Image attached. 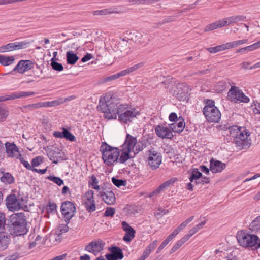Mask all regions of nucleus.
Returning <instances> with one entry per match:
<instances>
[{
  "label": "nucleus",
  "mask_w": 260,
  "mask_h": 260,
  "mask_svg": "<svg viewBox=\"0 0 260 260\" xmlns=\"http://www.w3.org/2000/svg\"><path fill=\"white\" fill-rule=\"evenodd\" d=\"M150 254V253L145 249L141 257L137 260H145Z\"/></svg>",
  "instance_id": "64"
},
{
  "label": "nucleus",
  "mask_w": 260,
  "mask_h": 260,
  "mask_svg": "<svg viewBox=\"0 0 260 260\" xmlns=\"http://www.w3.org/2000/svg\"><path fill=\"white\" fill-rule=\"evenodd\" d=\"M202 176V173L198 171V169H194L192 170V173L189 177V180L191 182L195 181L196 183L200 182V179Z\"/></svg>",
  "instance_id": "30"
},
{
  "label": "nucleus",
  "mask_w": 260,
  "mask_h": 260,
  "mask_svg": "<svg viewBox=\"0 0 260 260\" xmlns=\"http://www.w3.org/2000/svg\"><path fill=\"white\" fill-rule=\"evenodd\" d=\"M57 206L55 203L49 202L47 206V210L51 213H55L56 211Z\"/></svg>",
  "instance_id": "54"
},
{
  "label": "nucleus",
  "mask_w": 260,
  "mask_h": 260,
  "mask_svg": "<svg viewBox=\"0 0 260 260\" xmlns=\"http://www.w3.org/2000/svg\"><path fill=\"white\" fill-rule=\"evenodd\" d=\"M104 246L105 243L102 240L98 239L89 243L85 247V250L96 255L103 250Z\"/></svg>",
  "instance_id": "16"
},
{
  "label": "nucleus",
  "mask_w": 260,
  "mask_h": 260,
  "mask_svg": "<svg viewBox=\"0 0 260 260\" xmlns=\"http://www.w3.org/2000/svg\"><path fill=\"white\" fill-rule=\"evenodd\" d=\"M8 222L12 234L21 236L25 235L28 232L26 218L23 213L12 214L10 216Z\"/></svg>",
  "instance_id": "3"
},
{
  "label": "nucleus",
  "mask_w": 260,
  "mask_h": 260,
  "mask_svg": "<svg viewBox=\"0 0 260 260\" xmlns=\"http://www.w3.org/2000/svg\"><path fill=\"white\" fill-rule=\"evenodd\" d=\"M246 18L244 15H233L220 20L222 27L229 26L239 22L243 21Z\"/></svg>",
  "instance_id": "20"
},
{
  "label": "nucleus",
  "mask_w": 260,
  "mask_h": 260,
  "mask_svg": "<svg viewBox=\"0 0 260 260\" xmlns=\"http://www.w3.org/2000/svg\"><path fill=\"white\" fill-rule=\"evenodd\" d=\"M6 205L9 211H16L20 209L22 205L14 194L8 196L6 199Z\"/></svg>",
  "instance_id": "15"
},
{
  "label": "nucleus",
  "mask_w": 260,
  "mask_h": 260,
  "mask_svg": "<svg viewBox=\"0 0 260 260\" xmlns=\"http://www.w3.org/2000/svg\"><path fill=\"white\" fill-rule=\"evenodd\" d=\"M125 234L123 237V240L126 242H129L135 237V231L134 229H131L129 231H125Z\"/></svg>",
  "instance_id": "38"
},
{
  "label": "nucleus",
  "mask_w": 260,
  "mask_h": 260,
  "mask_svg": "<svg viewBox=\"0 0 260 260\" xmlns=\"http://www.w3.org/2000/svg\"><path fill=\"white\" fill-rule=\"evenodd\" d=\"M97 109L104 113L106 119H116L118 116V120L124 124L132 122L140 114L136 108L120 104L119 99L110 94H106L100 98Z\"/></svg>",
  "instance_id": "1"
},
{
  "label": "nucleus",
  "mask_w": 260,
  "mask_h": 260,
  "mask_svg": "<svg viewBox=\"0 0 260 260\" xmlns=\"http://www.w3.org/2000/svg\"><path fill=\"white\" fill-rule=\"evenodd\" d=\"M5 147L7 157L17 159L21 156L18 147L13 142H6Z\"/></svg>",
  "instance_id": "18"
},
{
  "label": "nucleus",
  "mask_w": 260,
  "mask_h": 260,
  "mask_svg": "<svg viewBox=\"0 0 260 260\" xmlns=\"http://www.w3.org/2000/svg\"><path fill=\"white\" fill-rule=\"evenodd\" d=\"M8 115V110L4 108L0 107V122L5 120Z\"/></svg>",
  "instance_id": "47"
},
{
  "label": "nucleus",
  "mask_w": 260,
  "mask_h": 260,
  "mask_svg": "<svg viewBox=\"0 0 260 260\" xmlns=\"http://www.w3.org/2000/svg\"><path fill=\"white\" fill-rule=\"evenodd\" d=\"M144 63L142 62L138 63L134 65L132 67L127 68L125 70H122L124 74V76H126L127 74H129L133 72H135L142 68L143 67Z\"/></svg>",
  "instance_id": "32"
},
{
  "label": "nucleus",
  "mask_w": 260,
  "mask_h": 260,
  "mask_svg": "<svg viewBox=\"0 0 260 260\" xmlns=\"http://www.w3.org/2000/svg\"><path fill=\"white\" fill-rule=\"evenodd\" d=\"M43 162V158L41 156H37L31 160L32 168L37 167Z\"/></svg>",
  "instance_id": "46"
},
{
  "label": "nucleus",
  "mask_w": 260,
  "mask_h": 260,
  "mask_svg": "<svg viewBox=\"0 0 260 260\" xmlns=\"http://www.w3.org/2000/svg\"><path fill=\"white\" fill-rule=\"evenodd\" d=\"M149 41V37L146 34L138 32L136 36V42L141 44L145 45L148 43Z\"/></svg>",
  "instance_id": "29"
},
{
  "label": "nucleus",
  "mask_w": 260,
  "mask_h": 260,
  "mask_svg": "<svg viewBox=\"0 0 260 260\" xmlns=\"http://www.w3.org/2000/svg\"><path fill=\"white\" fill-rule=\"evenodd\" d=\"M157 242V240H154L146 248L145 250L151 253V251H153L156 247Z\"/></svg>",
  "instance_id": "52"
},
{
  "label": "nucleus",
  "mask_w": 260,
  "mask_h": 260,
  "mask_svg": "<svg viewBox=\"0 0 260 260\" xmlns=\"http://www.w3.org/2000/svg\"><path fill=\"white\" fill-rule=\"evenodd\" d=\"M25 108L28 109V110H30V111H33V110H35L36 109H39L40 108V105H39V103H34V104H29V105H26L25 106Z\"/></svg>",
  "instance_id": "55"
},
{
  "label": "nucleus",
  "mask_w": 260,
  "mask_h": 260,
  "mask_svg": "<svg viewBox=\"0 0 260 260\" xmlns=\"http://www.w3.org/2000/svg\"><path fill=\"white\" fill-rule=\"evenodd\" d=\"M47 107H54L56 106L59 105L60 103H62V102H60L59 100H55L52 101H47L46 102Z\"/></svg>",
  "instance_id": "58"
},
{
  "label": "nucleus",
  "mask_w": 260,
  "mask_h": 260,
  "mask_svg": "<svg viewBox=\"0 0 260 260\" xmlns=\"http://www.w3.org/2000/svg\"><path fill=\"white\" fill-rule=\"evenodd\" d=\"M247 39H243L233 41L235 48L238 47V46L245 44L247 43Z\"/></svg>",
  "instance_id": "63"
},
{
  "label": "nucleus",
  "mask_w": 260,
  "mask_h": 260,
  "mask_svg": "<svg viewBox=\"0 0 260 260\" xmlns=\"http://www.w3.org/2000/svg\"><path fill=\"white\" fill-rule=\"evenodd\" d=\"M21 161V162L28 170H32L33 168H32V165H30L29 163L24 159L23 158L21 157V156L18 158Z\"/></svg>",
  "instance_id": "59"
},
{
  "label": "nucleus",
  "mask_w": 260,
  "mask_h": 260,
  "mask_svg": "<svg viewBox=\"0 0 260 260\" xmlns=\"http://www.w3.org/2000/svg\"><path fill=\"white\" fill-rule=\"evenodd\" d=\"M51 60V66L53 70L59 72L63 70V67L61 63L54 61L53 58Z\"/></svg>",
  "instance_id": "44"
},
{
  "label": "nucleus",
  "mask_w": 260,
  "mask_h": 260,
  "mask_svg": "<svg viewBox=\"0 0 260 260\" xmlns=\"http://www.w3.org/2000/svg\"><path fill=\"white\" fill-rule=\"evenodd\" d=\"M21 253L18 251L14 252L7 256L5 260H16L21 257Z\"/></svg>",
  "instance_id": "48"
},
{
  "label": "nucleus",
  "mask_w": 260,
  "mask_h": 260,
  "mask_svg": "<svg viewBox=\"0 0 260 260\" xmlns=\"http://www.w3.org/2000/svg\"><path fill=\"white\" fill-rule=\"evenodd\" d=\"M123 76H125L123 72V71H121L114 75H111V76L106 77V78H105L104 81H105V82H109V81H111L118 79V78L123 77Z\"/></svg>",
  "instance_id": "42"
},
{
  "label": "nucleus",
  "mask_w": 260,
  "mask_h": 260,
  "mask_svg": "<svg viewBox=\"0 0 260 260\" xmlns=\"http://www.w3.org/2000/svg\"><path fill=\"white\" fill-rule=\"evenodd\" d=\"M175 181L174 179H171L167 180L160 184L156 189L152 191L150 194L149 197H152L159 194L162 191L165 190L167 187H169L170 185L173 184Z\"/></svg>",
  "instance_id": "24"
},
{
  "label": "nucleus",
  "mask_w": 260,
  "mask_h": 260,
  "mask_svg": "<svg viewBox=\"0 0 260 260\" xmlns=\"http://www.w3.org/2000/svg\"><path fill=\"white\" fill-rule=\"evenodd\" d=\"M35 94L33 91H18L11 93L10 94L0 96V102L14 100L18 98H27Z\"/></svg>",
  "instance_id": "17"
},
{
  "label": "nucleus",
  "mask_w": 260,
  "mask_h": 260,
  "mask_svg": "<svg viewBox=\"0 0 260 260\" xmlns=\"http://www.w3.org/2000/svg\"><path fill=\"white\" fill-rule=\"evenodd\" d=\"M110 250L111 252L110 254L113 255V256L116 257L117 259H122L123 258V254L122 250L119 247H112Z\"/></svg>",
  "instance_id": "35"
},
{
  "label": "nucleus",
  "mask_w": 260,
  "mask_h": 260,
  "mask_svg": "<svg viewBox=\"0 0 260 260\" xmlns=\"http://www.w3.org/2000/svg\"><path fill=\"white\" fill-rule=\"evenodd\" d=\"M123 147L136 154L142 151L145 146L141 141L138 142L136 138L129 134H127Z\"/></svg>",
  "instance_id": "7"
},
{
  "label": "nucleus",
  "mask_w": 260,
  "mask_h": 260,
  "mask_svg": "<svg viewBox=\"0 0 260 260\" xmlns=\"http://www.w3.org/2000/svg\"><path fill=\"white\" fill-rule=\"evenodd\" d=\"M115 209L112 207H107L104 213L105 217H113L115 214Z\"/></svg>",
  "instance_id": "51"
},
{
  "label": "nucleus",
  "mask_w": 260,
  "mask_h": 260,
  "mask_svg": "<svg viewBox=\"0 0 260 260\" xmlns=\"http://www.w3.org/2000/svg\"><path fill=\"white\" fill-rule=\"evenodd\" d=\"M66 56L67 62L70 64H74L79 59L77 55L72 51L67 52Z\"/></svg>",
  "instance_id": "33"
},
{
  "label": "nucleus",
  "mask_w": 260,
  "mask_h": 260,
  "mask_svg": "<svg viewBox=\"0 0 260 260\" xmlns=\"http://www.w3.org/2000/svg\"><path fill=\"white\" fill-rule=\"evenodd\" d=\"M210 170L213 173H219L223 170L226 167V164L212 158L210 161Z\"/></svg>",
  "instance_id": "22"
},
{
  "label": "nucleus",
  "mask_w": 260,
  "mask_h": 260,
  "mask_svg": "<svg viewBox=\"0 0 260 260\" xmlns=\"http://www.w3.org/2000/svg\"><path fill=\"white\" fill-rule=\"evenodd\" d=\"M109 13H111V12L107 9L96 11L93 12L94 15H104Z\"/></svg>",
  "instance_id": "61"
},
{
  "label": "nucleus",
  "mask_w": 260,
  "mask_h": 260,
  "mask_svg": "<svg viewBox=\"0 0 260 260\" xmlns=\"http://www.w3.org/2000/svg\"><path fill=\"white\" fill-rule=\"evenodd\" d=\"M105 184L102 185V190L98 191V196L102 198V200L107 205H111L116 202L114 193L111 190H107Z\"/></svg>",
  "instance_id": "11"
},
{
  "label": "nucleus",
  "mask_w": 260,
  "mask_h": 260,
  "mask_svg": "<svg viewBox=\"0 0 260 260\" xmlns=\"http://www.w3.org/2000/svg\"><path fill=\"white\" fill-rule=\"evenodd\" d=\"M250 229L257 232H260V216L257 217L250 224Z\"/></svg>",
  "instance_id": "39"
},
{
  "label": "nucleus",
  "mask_w": 260,
  "mask_h": 260,
  "mask_svg": "<svg viewBox=\"0 0 260 260\" xmlns=\"http://www.w3.org/2000/svg\"><path fill=\"white\" fill-rule=\"evenodd\" d=\"M75 210V206L72 202L67 201L62 203L61 207V212L66 218V222H67V221H69L73 217Z\"/></svg>",
  "instance_id": "13"
},
{
  "label": "nucleus",
  "mask_w": 260,
  "mask_h": 260,
  "mask_svg": "<svg viewBox=\"0 0 260 260\" xmlns=\"http://www.w3.org/2000/svg\"><path fill=\"white\" fill-rule=\"evenodd\" d=\"M83 49L84 51L86 50H92L94 49V44L92 41H86L83 45Z\"/></svg>",
  "instance_id": "49"
},
{
  "label": "nucleus",
  "mask_w": 260,
  "mask_h": 260,
  "mask_svg": "<svg viewBox=\"0 0 260 260\" xmlns=\"http://www.w3.org/2000/svg\"><path fill=\"white\" fill-rule=\"evenodd\" d=\"M94 191L92 190L87 191L84 195V202H91L94 201Z\"/></svg>",
  "instance_id": "43"
},
{
  "label": "nucleus",
  "mask_w": 260,
  "mask_h": 260,
  "mask_svg": "<svg viewBox=\"0 0 260 260\" xmlns=\"http://www.w3.org/2000/svg\"><path fill=\"white\" fill-rule=\"evenodd\" d=\"M183 244V243L180 240L178 241L177 242V243L174 245V246L171 249L170 253H174L177 249H178Z\"/></svg>",
  "instance_id": "57"
},
{
  "label": "nucleus",
  "mask_w": 260,
  "mask_h": 260,
  "mask_svg": "<svg viewBox=\"0 0 260 260\" xmlns=\"http://www.w3.org/2000/svg\"><path fill=\"white\" fill-rule=\"evenodd\" d=\"M170 92L179 100H183L187 92L186 85L184 83L175 84L170 89Z\"/></svg>",
  "instance_id": "12"
},
{
  "label": "nucleus",
  "mask_w": 260,
  "mask_h": 260,
  "mask_svg": "<svg viewBox=\"0 0 260 260\" xmlns=\"http://www.w3.org/2000/svg\"><path fill=\"white\" fill-rule=\"evenodd\" d=\"M156 135L162 139H172L173 137L172 133L170 128L164 125H157L155 128Z\"/></svg>",
  "instance_id": "21"
},
{
  "label": "nucleus",
  "mask_w": 260,
  "mask_h": 260,
  "mask_svg": "<svg viewBox=\"0 0 260 260\" xmlns=\"http://www.w3.org/2000/svg\"><path fill=\"white\" fill-rule=\"evenodd\" d=\"M130 152H131L130 151L123 147L121 153L120 155L119 154L118 158L119 161L121 163L125 162L130 158Z\"/></svg>",
  "instance_id": "31"
},
{
  "label": "nucleus",
  "mask_w": 260,
  "mask_h": 260,
  "mask_svg": "<svg viewBox=\"0 0 260 260\" xmlns=\"http://www.w3.org/2000/svg\"><path fill=\"white\" fill-rule=\"evenodd\" d=\"M83 204L86 211L89 213L93 212L96 210L95 201L91 202H84Z\"/></svg>",
  "instance_id": "40"
},
{
  "label": "nucleus",
  "mask_w": 260,
  "mask_h": 260,
  "mask_svg": "<svg viewBox=\"0 0 260 260\" xmlns=\"http://www.w3.org/2000/svg\"><path fill=\"white\" fill-rule=\"evenodd\" d=\"M54 154V151L51 150H49L47 152V155L50 160H51L53 161V163L57 164V160L56 159V158L53 156V154Z\"/></svg>",
  "instance_id": "60"
},
{
  "label": "nucleus",
  "mask_w": 260,
  "mask_h": 260,
  "mask_svg": "<svg viewBox=\"0 0 260 260\" xmlns=\"http://www.w3.org/2000/svg\"><path fill=\"white\" fill-rule=\"evenodd\" d=\"M228 97L230 100L235 103H248L249 98L243 92L236 86H232L228 92Z\"/></svg>",
  "instance_id": "8"
},
{
  "label": "nucleus",
  "mask_w": 260,
  "mask_h": 260,
  "mask_svg": "<svg viewBox=\"0 0 260 260\" xmlns=\"http://www.w3.org/2000/svg\"><path fill=\"white\" fill-rule=\"evenodd\" d=\"M148 164L152 169L156 170L161 163L162 157L161 154L153 149H151L148 151Z\"/></svg>",
  "instance_id": "9"
},
{
  "label": "nucleus",
  "mask_w": 260,
  "mask_h": 260,
  "mask_svg": "<svg viewBox=\"0 0 260 260\" xmlns=\"http://www.w3.org/2000/svg\"><path fill=\"white\" fill-rule=\"evenodd\" d=\"M207 120L211 122L217 123L221 118V113L215 106L214 102L209 100L203 110Z\"/></svg>",
  "instance_id": "6"
},
{
  "label": "nucleus",
  "mask_w": 260,
  "mask_h": 260,
  "mask_svg": "<svg viewBox=\"0 0 260 260\" xmlns=\"http://www.w3.org/2000/svg\"><path fill=\"white\" fill-rule=\"evenodd\" d=\"M221 27H222V25L219 20L207 25L205 28L204 31L208 32Z\"/></svg>",
  "instance_id": "37"
},
{
  "label": "nucleus",
  "mask_w": 260,
  "mask_h": 260,
  "mask_svg": "<svg viewBox=\"0 0 260 260\" xmlns=\"http://www.w3.org/2000/svg\"><path fill=\"white\" fill-rule=\"evenodd\" d=\"M99 181L96 177L92 175L89 178L88 180V185L91 187L92 188L97 190L98 192L102 190V186H100L98 185Z\"/></svg>",
  "instance_id": "27"
},
{
  "label": "nucleus",
  "mask_w": 260,
  "mask_h": 260,
  "mask_svg": "<svg viewBox=\"0 0 260 260\" xmlns=\"http://www.w3.org/2000/svg\"><path fill=\"white\" fill-rule=\"evenodd\" d=\"M92 32L91 30L88 29L82 30V40L86 41H92Z\"/></svg>",
  "instance_id": "41"
},
{
  "label": "nucleus",
  "mask_w": 260,
  "mask_h": 260,
  "mask_svg": "<svg viewBox=\"0 0 260 260\" xmlns=\"http://www.w3.org/2000/svg\"><path fill=\"white\" fill-rule=\"evenodd\" d=\"M10 239L7 233L0 232V250L6 249L9 243Z\"/></svg>",
  "instance_id": "26"
},
{
  "label": "nucleus",
  "mask_w": 260,
  "mask_h": 260,
  "mask_svg": "<svg viewBox=\"0 0 260 260\" xmlns=\"http://www.w3.org/2000/svg\"><path fill=\"white\" fill-rule=\"evenodd\" d=\"M185 126L184 119L181 117H179L178 122L170 124V128L174 132L180 133L183 131Z\"/></svg>",
  "instance_id": "25"
},
{
  "label": "nucleus",
  "mask_w": 260,
  "mask_h": 260,
  "mask_svg": "<svg viewBox=\"0 0 260 260\" xmlns=\"http://www.w3.org/2000/svg\"><path fill=\"white\" fill-rule=\"evenodd\" d=\"M48 179L59 186L63 184V181L59 177L50 176L48 177Z\"/></svg>",
  "instance_id": "50"
},
{
  "label": "nucleus",
  "mask_w": 260,
  "mask_h": 260,
  "mask_svg": "<svg viewBox=\"0 0 260 260\" xmlns=\"http://www.w3.org/2000/svg\"><path fill=\"white\" fill-rule=\"evenodd\" d=\"M26 43L24 42L10 43L6 45L1 46L0 52L5 53L19 50L23 48L26 45Z\"/></svg>",
  "instance_id": "19"
},
{
  "label": "nucleus",
  "mask_w": 260,
  "mask_h": 260,
  "mask_svg": "<svg viewBox=\"0 0 260 260\" xmlns=\"http://www.w3.org/2000/svg\"><path fill=\"white\" fill-rule=\"evenodd\" d=\"M102 154V159L105 165L111 166L117 162L119 156V150L103 142L100 148Z\"/></svg>",
  "instance_id": "4"
},
{
  "label": "nucleus",
  "mask_w": 260,
  "mask_h": 260,
  "mask_svg": "<svg viewBox=\"0 0 260 260\" xmlns=\"http://www.w3.org/2000/svg\"><path fill=\"white\" fill-rule=\"evenodd\" d=\"M112 181L115 186L118 187L125 185V181L122 180L117 179L113 177L112 178Z\"/></svg>",
  "instance_id": "53"
},
{
  "label": "nucleus",
  "mask_w": 260,
  "mask_h": 260,
  "mask_svg": "<svg viewBox=\"0 0 260 260\" xmlns=\"http://www.w3.org/2000/svg\"><path fill=\"white\" fill-rule=\"evenodd\" d=\"M206 221H203L199 223L198 225H196L194 227L192 228L189 231V233L191 236H193L194 234H196L199 230L202 229L203 226L205 225Z\"/></svg>",
  "instance_id": "45"
},
{
  "label": "nucleus",
  "mask_w": 260,
  "mask_h": 260,
  "mask_svg": "<svg viewBox=\"0 0 260 260\" xmlns=\"http://www.w3.org/2000/svg\"><path fill=\"white\" fill-rule=\"evenodd\" d=\"M62 131H55L53 133V136L58 138H64L67 140L74 142L76 140L75 137L67 129L65 128H62Z\"/></svg>",
  "instance_id": "23"
},
{
  "label": "nucleus",
  "mask_w": 260,
  "mask_h": 260,
  "mask_svg": "<svg viewBox=\"0 0 260 260\" xmlns=\"http://www.w3.org/2000/svg\"><path fill=\"white\" fill-rule=\"evenodd\" d=\"M258 48V44L256 42L251 45L246 47L247 52L253 51Z\"/></svg>",
  "instance_id": "62"
},
{
  "label": "nucleus",
  "mask_w": 260,
  "mask_h": 260,
  "mask_svg": "<svg viewBox=\"0 0 260 260\" xmlns=\"http://www.w3.org/2000/svg\"><path fill=\"white\" fill-rule=\"evenodd\" d=\"M69 223L68 221H67L66 224H60L55 230V234L58 236H59L62 234L66 233L69 230V227L67 224Z\"/></svg>",
  "instance_id": "36"
},
{
  "label": "nucleus",
  "mask_w": 260,
  "mask_h": 260,
  "mask_svg": "<svg viewBox=\"0 0 260 260\" xmlns=\"http://www.w3.org/2000/svg\"><path fill=\"white\" fill-rule=\"evenodd\" d=\"M1 180L2 182L10 184L14 181V178L9 173H4L3 176L1 177Z\"/></svg>",
  "instance_id": "34"
},
{
  "label": "nucleus",
  "mask_w": 260,
  "mask_h": 260,
  "mask_svg": "<svg viewBox=\"0 0 260 260\" xmlns=\"http://www.w3.org/2000/svg\"><path fill=\"white\" fill-rule=\"evenodd\" d=\"M6 223L5 216L0 212V231L4 229Z\"/></svg>",
  "instance_id": "56"
},
{
  "label": "nucleus",
  "mask_w": 260,
  "mask_h": 260,
  "mask_svg": "<svg viewBox=\"0 0 260 260\" xmlns=\"http://www.w3.org/2000/svg\"><path fill=\"white\" fill-rule=\"evenodd\" d=\"M15 58L13 56L0 55V63L4 66L13 64Z\"/></svg>",
  "instance_id": "28"
},
{
  "label": "nucleus",
  "mask_w": 260,
  "mask_h": 260,
  "mask_svg": "<svg viewBox=\"0 0 260 260\" xmlns=\"http://www.w3.org/2000/svg\"><path fill=\"white\" fill-rule=\"evenodd\" d=\"M34 62L29 60H20L17 64L15 66L12 71L9 73L4 74L3 75H6L8 74L11 73L12 72H17L20 74H23L24 73L29 71L34 67Z\"/></svg>",
  "instance_id": "14"
},
{
  "label": "nucleus",
  "mask_w": 260,
  "mask_h": 260,
  "mask_svg": "<svg viewBox=\"0 0 260 260\" xmlns=\"http://www.w3.org/2000/svg\"><path fill=\"white\" fill-rule=\"evenodd\" d=\"M236 237L238 243L243 247L260 248V239L255 235L250 234L242 230L237 233Z\"/></svg>",
  "instance_id": "5"
},
{
  "label": "nucleus",
  "mask_w": 260,
  "mask_h": 260,
  "mask_svg": "<svg viewBox=\"0 0 260 260\" xmlns=\"http://www.w3.org/2000/svg\"><path fill=\"white\" fill-rule=\"evenodd\" d=\"M230 136L234 138L233 142L239 149H247L251 145L249 138L250 132L244 127L233 126L229 128Z\"/></svg>",
  "instance_id": "2"
},
{
  "label": "nucleus",
  "mask_w": 260,
  "mask_h": 260,
  "mask_svg": "<svg viewBox=\"0 0 260 260\" xmlns=\"http://www.w3.org/2000/svg\"><path fill=\"white\" fill-rule=\"evenodd\" d=\"M117 56L124 57L131 52L130 44L127 39H122L119 41L115 50Z\"/></svg>",
  "instance_id": "10"
}]
</instances>
